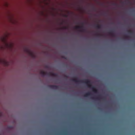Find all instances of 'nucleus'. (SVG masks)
<instances>
[{"mask_svg": "<svg viewBox=\"0 0 135 135\" xmlns=\"http://www.w3.org/2000/svg\"><path fill=\"white\" fill-rule=\"evenodd\" d=\"M72 80L76 83H85L87 84L88 87L91 88L92 91L95 93H97L98 92V90L95 89L94 87L92 86L90 81L88 79L79 80L77 78H74L72 79Z\"/></svg>", "mask_w": 135, "mask_h": 135, "instance_id": "obj_1", "label": "nucleus"}, {"mask_svg": "<svg viewBox=\"0 0 135 135\" xmlns=\"http://www.w3.org/2000/svg\"><path fill=\"white\" fill-rule=\"evenodd\" d=\"M40 74L42 75V76H44L46 75H48L49 76H57L56 74L52 73L49 72L47 73L43 70H41L40 72Z\"/></svg>", "mask_w": 135, "mask_h": 135, "instance_id": "obj_2", "label": "nucleus"}, {"mask_svg": "<svg viewBox=\"0 0 135 135\" xmlns=\"http://www.w3.org/2000/svg\"><path fill=\"white\" fill-rule=\"evenodd\" d=\"M82 26H76L75 27V28L76 29H81L80 31L81 32H84L86 31V30L84 28L83 25H84V23H81Z\"/></svg>", "mask_w": 135, "mask_h": 135, "instance_id": "obj_3", "label": "nucleus"}, {"mask_svg": "<svg viewBox=\"0 0 135 135\" xmlns=\"http://www.w3.org/2000/svg\"><path fill=\"white\" fill-rule=\"evenodd\" d=\"M48 87L53 89H58L59 88V86L55 85H49L48 86Z\"/></svg>", "mask_w": 135, "mask_h": 135, "instance_id": "obj_4", "label": "nucleus"}, {"mask_svg": "<svg viewBox=\"0 0 135 135\" xmlns=\"http://www.w3.org/2000/svg\"><path fill=\"white\" fill-rule=\"evenodd\" d=\"M109 33L112 37H115V35L113 31H110L109 32Z\"/></svg>", "mask_w": 135, "mask_h": 135, "instance_id": "obj_5", "label": "nucleus"}, {"mask_svg": "<svg viewBox=\"0 0 135 135\" xmlns=\"http://www.w3.org/2000/svg\"><path fill=\"white\" fill-rule=\"evenodd\" d=\"M91 95V93L90 92H88L85 94L84 95V96L85 97H87L88 96H90Z\"/></svg>", "mask_w": 135, "mask_h": 135, "instance_id": "obj_6", "label": "nucleus"}, {"mask_svg": "<svg viewBox=\"0 0 135 135\" xmlns=\"http://www.w3.org/2000/svg\"><path fill=\"white\" fill-rule=\"evenodd\" d=\"M26 52L29 53L31 55L33 56V54L32 53L29 49H26Z\"/></svg>", "mask_w": 135, "mask_h": 135, "instance_id": "obj_7", "label": "nucleus"}, {"mask_svg": "<svg viewBox=\"0 0 135 135\" xmlns=\"http://www.w3.org/2000/svg\"><path fill=\"white\" fill-rule=\"evenodd\" d=\"M95 27L98 29H100L101 28V26L98 24H97L95 26Z\"/></svg>", "mask_w": 135, "mask_h": 135, "instance_id": "obj_8", "label": "nucleus"}, {"mask_svg": "<svg viewBox=\"0 0 135 135\" xmlns=\"http://www.w3.org/2000/svg\"><path fill=\"white\" fill-rule=\"evenodd\" d=\"M128 32L130 35H133V32L132 31L129 30L128 31Z\"/></svg>", "mask_w": 135, "mask_h": 135, "instance_id": "obj_9", "label": "nucleus"}, {"mask_svg": "<svg viewBox=\"0 0 135 135\" xmlns=\"http://www.w3.org/2000/svg\"><path fill=\"white\" fill-rule=\"evenodd\" d=\"M101 95H99V96L98 97L96 98H95V99H96L97 100H99L100 99H102V98H101Z\"/></svg>", "mask_w": 135, "mask_h": 135, "instance_id": "obj_10", "label": "nucleus"}, {"mask_svg": "<svg viewBox=\"0 0 135 135\" xmlns=\"http://www.w3.org/2000/svg\"><path fill=\"white\" fill-rule=\"evenodd\" d=\"M97 36H102V35L101 34H97Z\"/></svg>", "mask_w": 135, "mask_h": 135, "instance_id": "obj_11", "label": "nucleus"}, {"mask_svg": "<svg viewBox=\"0 0 135 135\" xmlns=\"http://www.w3.org/2000/svg\"><path fill=\"white\" fill-rule=\"evenodd\" d=\"M67 28L68 27H63V28L64 29H67Z\"/></svg>", "mask_w": 135, "mask_h": 135, "instance_id": "obj_12", "label": "nucleus"}, {"mask_svg": "<svg viewBox=\"0 0 135 135\" xmlns=\"http://www.w3.org/2000/svg\"><path fill=\"white\" fill-rule=\"evenodd\" d=\"M92 9L93 10H94V11H95V8L94 7H93V8H92Z\"/></svg>", "mask_w": 135, "mask_h": 135, "instance_id": "obj_13", "label": "nucleus"}, {"mask_svg": "<svg viewBox=\"0 0 135 135\" xmlns=\"http://www.w3.org/2000/svg\"><path fill=\"white\" fill-rule=\"evenodd\" d=\"M64 16L65 17H68V15H65Z\"/></svg>", "mask_w": 135, "mask_h": 135, "instance_id": "obj_14", "label": "nucleus"}, {"mask_svg": "<svg viewBox=\"0 0 135 135\" xmlns=\"http://www.w3.org/2000/svg\"><path fill=\"white\" fill-rule=\"evenodd\" d=\"M113 5H115V6H116V5H117V4L116 3H114L113 4Z\"/></svg>", "mask_w": 135, "mask_h": 135, "instance_id": "obj_15", "label": "nucleus"}, {"mask_svg": "<svg viewBox=\"0 0 135 135\" xmlns=\"http://www.w3.org/2000/svg\"><path fill=\"white\" fill-rule=\"evenodd\" d=\"M91 98L92 99H95V98L93 97H91Z\"/></svg>", "mask_w": 135, "mask_h": 135, "instance_id": "obj_16", "label": "nucleus"}, {"mask_svg": "<svg viewBox=\"0 0 135 135\" xmlns=\"http://www.w3.org/2000/svg\"><path fill=\"white\" fill-rule=\"evenodd\" d=\"M128 37V36H126V38H127Z\"/></svg>", "mask_w": 135, "mask_h": 135, "instance_id": "obj_17", "label": "nucleus"}, {"mask_svg": "<svg viewBox=\"0 0 135 135\" xmlns=\"http://www.w3.org/2000/svg\"><path fill=\"white\" fill-rule=\"evenodd\" d=\"M61 25H62V24H63V22H61Z\"/></svg>", "mask_w": 135, "mask_h": 135, "instance_id": "obj_18", "label": "nucleus"}, {"mask_svg": "<svg viewBox=\"0 0 135 135\" xmlns=\"http://www.w3.org/2000/svg\"><path fill=\"white\" fill-rule=\"evenodd\" d=\"M66 76V78H67V76Z\"/></svg>", "mask_w": 135, "mask_h": 135, "instance_id": "obj_19", "label": "nucleus"}, {"mask_svg": "<svg viewBox=\"0 0 135 135\" xmlns=\"http://www.w3.org/2000/svg\"><path fill=\"white\" fill-rule=\"evenodd\" d=\"M103 99L104 100H105V99Z\"/></svg>", "mask_w": 135, "mask_h": 135, "instance_id": "obj_20", "label": "nucleus"}]
</instances>
